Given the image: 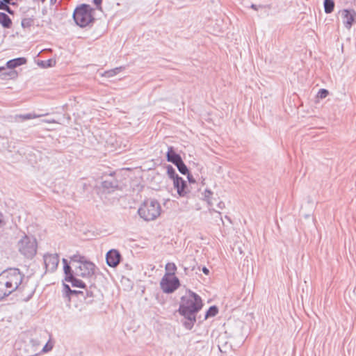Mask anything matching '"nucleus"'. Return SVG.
Returning <instances> with one entry per match:
<instances>
[{
    "label": "nucleus",
    "instance_id": "obj_26",
    "mask_svg": "<svg viewBox=\"0 0 356 356\" xmlns=\"http://www.w3.org/2000/svg\"><path fill=\"white\" fill-rule=\"evenodd\" d=\"M34 19L33 17L24 18L22 20L21 25L24 29H29L33 25Z\"/></svg>",
    "mask_w": 356,
    "mask_h": 356
},
{
    "label": "nucleus",
    "instance_id": "obj_33",
    "mask_svg": "<svg viewBox=\"0 0 356 356\" xmlns=\"http://www.w3.org/2000/svg\"><path fill=\"white\" fill-rule=\"evenodd\" d=\"M212 195V192L211 190L206 189L204 193V199L207 200L208 203L210 204L209 198Z\"/></svg>",
    "mask_w": 356,
    "mask_h": 356
},
{
    "label": "nucleus",
    "instance_id": "obj_27",
    "mask_svg": "<svg viewBox=\"0 0 356 356\" xmlns=\"http://www.w3.org/2000/svg\"><path fill=\"white\" fill-rule=\"evenodd\" d=\"M44 115H46V114L35 115V114H32V113H27V114L20 115L19 117L22 120H30V119H35V118H39L41 116H44Z\"/></svg>",
    "mask_w": 356,
    "mask_h": 356
},
{
    "label": "nucleus",
    "instance_id": "obj_1",
    "mask_svg": "<svg viewBox=\"0 0 356 356\" xmlns=\"http://www.w3.org/2000/svg\"><path fill=\"white\" fill-rule=\"evenodd\" d=\"M203 306L201 297L196 293L188 290L186 296L181 298L178 312L186 319L183 325L187 330H191L196 322V315Z\"/></svg>",
    "mask_w": 356,
    "mask_h": 356
},
{
    "label": "nucleus",
    "instance_id": "obj_17",
    "mask_svg": "<svg viewBox=\"0 0 356 356\" xmlns=\"http://www.w3.org/2000/svg\"><path fill=\"white\" fill-rule=\"evenodd\" d=\"M12 293L13 292L10 291L9 289L7 287V284L0 277V300L8 296Z\"/></svg>",
    "mask_w": 356,
    "mask_h": 356
},
{
    "label": "nucleus",
    "instance_id": "obj_11",
    "mask_svg": "<svg viewBox=\"0 0 356 356\" xmlns=\"http://www.w3.org/2000/svg\"><path fill=\"white\" fill-rule=\"evenodd\" d=\"M101 186L104 193H111L119 188V184L118 181L111 174L109 179L102 182Z\"/></svg>",
    "mask_w": 356,
    "mask_h": 356
},
{
    "label": "nucleus",
    "instance_id": "obj_42",
    "mask_svg": "<svg viewBox=\"0 0 356 356\" xmlns=\"http://www.w3.org/2000/svg\"><path fill=\"white\" fill-rule=\"evenodd\" d=\"M46 122H48V123H57V121L54 120V119H51V120H45Z\"/></svg>",
    "mask_w": 356,
    "mask_h": 356
},
{
    "label": "nucleus",
    "instance_id": "obj_37",
    "mask_svg": "<svg viewBox=\"0 0 356 356\" xmlns=\"http://www.w3.org/2000/svg\"><path fill=\"white\" fill-rule=\"evenodd\" d=\"M102 2V0H93V3L97 6V8L99 9V10L102 8V6H101Z\"/></svg>",
    "mask_w": 356,
    "mask_h": 356
},
{
    "label": "nucleus",
    "instance_id": "obj_32",
    "mask_svg": "<svg viewBox=\"0 0 356 356\" xmlns=\"http://www.w3.org/2000/svg\"><path fill=\"white\" fill-rule=\"evenodd\" d=\"M0 10H3L8 13L9 14H14V11L10 8L9 5H5L3 6H0Z\"/></svg>",
    "mask_w": 356,
    "mask_h": 356
},
{
    "label": "nucleus",
    "instance_id": "obj_3",
    "mask_svg": "<svg viewBox=\"0 0 356 356\" xmlns=\"http://www.w3.org/2000/svg\"><path fill=\"white\" fill-rule=\"evenodd\" d=\"M160 203L154 199H148L144 201L138 209V213L140 218L146 221L154 220L161 214Z\"/></svg>",
    "mask_w": 356,
    "mask_h": 356
},
{
    "label": "nucleus",
    "instance_id": "obj_25",
    "mask_svg": "<svg viewBox=\"0 0 356 356\" xmlns=\"http://www.w3.org/2000/svg\"><path fill=\"white\" fill-rule=\"evenodd\" d=\"M175 166L177 168L179 172L184 175H186V174H188V172H189L188 168L184 163L183 160H181L177 164H176Z\"/></svg>",
    "mask_w": 356,
    "mask_h": 356
},
{
    "label": "nucleus",
    "instance_id": "obj_9",
    "mask_svg": "<svg viewBox=\"0 0 356 356\" xmlns=\"http://www.w3.org/2000/svg\"><path fill=\"white\" fill-rule=\"evenodd\" d=\"M122 256L120 252L115 249L108 250L106 254V261L108 266L116 267L120 262Z\"/></svg>",
    "mask_w": 356,
    "mask_h": 356
},
{
    "label": "nucleus",
    "instance_id": "obj_23",
    "mask_svg": "<svg viewBox=\"0 0 356 356\" xmlns=\"http://www.w3.org/2000/svg\"><path fill=\"white\" fill-rule=\"evenodd\" d=\"M218 313V308L216 305L211 306L205 314L204 318L207 319L209 317H213Z\"/></svg>",
    "mask_w": 356,
    "mask_h": 356
},
{
    "label": "nucleus",
    "instance_id": "obj_13",
    "mask_svg": "<svg viewBox=\"0 0 356 356\" xmlns=\"http://www.w3.org/2000/svg\"><path fill=\"white\" fill-rule=\"evenodd\" d=\"M166 159L168 162H170L175 165L182 160V158L175 151L172 146H170L168 147V152L166 153Z\"/></svg>",
    "mask_w": 356,
    "mask_h": 356
},
{
    "label": "nucleus",
    "instance_id": "obj_45",
    "mask_svg": "<svg viewBox=\"0 0 356 356\" xmlns=\"http://www.w3.org/2000/svg\"><path fill=\"white\" fill-rule=\"evenodd\" d=\"M2 216V214L0 213V217ZM3 224V220L1 219V218H0V226Z\"/></svg>",
    "mask_w": 356,
    "mask_h": 356
},
{
    "label": "nucleus",
    "instance_id": "obj_22",
    "mask_svg": "<svg viewBox=\"0 0 356 356\" xmlns=\"http://www.w3.org/2000/svg\"><path fill=\"white\" fill-rule=\"evenodd\" d=\"M122 69H124L123 67H118L110 70H107L104 72V76L106 78L113 77L120 73Z\"/></svg>",
    "mask_w": 356,
    "mask_h": 356
},
{
    "label": "nucleus",
    "instance_id": "obj_15",
    "mask_svg": "<svg viewBox=\"0 0 356 356\" xmlns=\"http://www.w3.org/2000/svg\"><path fill=\"white\" fill-rule=\"evenodd\" d=\"M95 292H97V289L95 286H91L88 289H86V291L84 293V296L83 297L85 298L87 304L92 302V298L96 296Z\"/></svg>",
    "mask_w": 356,
    "mask_h": 356
},
{
    "label": "nucleus",
    "instance_id": "obj_48",
    "mask_svg": "<svg viewBox=\"0 0 356 356\" xmlns=\"http://www.w3.org/2000/svg\"><path fill=\"white\" fill-rule=\"evenodd\" d=\"M225 218H226L227 220H230V218H229L227 216H225Z\"/></svg>",
    "mask_w": 356,
    "mask_h": 356
},
{
    "label": "nucleus",
    "instance_id": "obj_4",
    "mask_svg": "<svg viewBox=\"0 0 356 356\" xmlns=\"http://www.w3.org/2000/svg\"><path fill=\"white\" fill-rule=\"evenodd\" d=\"M92 8L88 4L82 3L74 9L72 15L76 24L81 28H84L93 22L95 18L92 14Z\"/></svg>",
    "mask_w": 356,
    "mask_h": 356
},
{
    "label": "nucleus",
    "instance_id": "obj_14",
    "mask_svg": "<svg viewBox=\"0 0 356 356\" xmlns=\"http://www.w3.org/2000/svg\"><path fill=\"white\" fill-rule=\"evenodd\" d=\"M27 59L24 57H19L9 60L6 62V67L9 69H14L17 67L26 64Z\"/></svg>",
    "mask_w": 356,
    "mask_h": 356
},
{
    "label": "nucleus",
    "instance_id": "obj_8",
    "mask_svg": "<svg viewBox=\"0 0 356 356\" xmlns=\"http://www.w3.org/2000/svg\"><path fill=\"white\" fill-rule=\"evenodd\" d=\"M47 270L54 272L57 269L59 257L57 254H45L43 257Z\"/></svg>",
    "mask_w": 356,
    "mask_h": 356
},
{
    "label": "nucleus",
    "instance_id": "obj_16",
    "mask_svg": "<svg viewBox=\"0 0 356 356\" xmlns=\"http://www.w3.org/2000/svg\"><path fill=\"white\" fill-rule=\"evenodd\" d=\"M0 24L5 29H10L12 26V20L7 14L0 12Z\"/></svg>",
    "mask_w": 356,
    "mask_h": 356
},
{
    "label": "nucleus",
    "instance_id": "obj_20",
    "mask_svg": "<svg viewBox=\"0 0 356 356\" xmlns=\"http://www.w3.org/2000/svg\"><path fill=\"white\" fill-rule=\"evenodd\" d=\"M63 270L65 273V280L66 282L70 280V279L74 276V271L70 265H65L63 266Z\"/></svg>",
    "mask_w": 356,
    "mask_h": 356
},
{
    "label": "nucleus",
    "instance_id": "obj_28",
    "mask_svg": "<svg viewBox=\"0 0 356 356\" xmlns=\"http://www.w3.org/2000/svg\"><path fill=\"white\" fill-rule=\"evenodd\" d=\"M70 261L72 262H77L79 264L84 261L86 258L84 256L80 254H74L70 257Z\"/></svg>",
    "mask_w": 356,
    "mask_h": 356
},
{
    "label": "nucleus",
    "instance_id": "obj_35",
    "mask_svg": "<svg viewBox=\"0 0 356 356\" xmlns=\"http://www.w3.org/2000/svg\"><path fill=\"white\" fill-rule=\"evenodd\" d=\"M250 8H252L254 10H258L259 8H266V6L263 5H256L254 3H252L250 6Z\"/></svg>",
    "mask_w": 356,
    "mask_h": 356
},
{
    "label": "nucleus",
    "instance_id": "obj_7",
    "mask_svg": "<svg viewBox=\"0 0 356 356\" xmlns=\"http://www.w3.org/2000/svg\"><path fill=\"white\" fill-rule=\"evenodd\" d=\"M95 265L86 259L76 268V275L83 278H89L95 274Z\"/></svg>",
    "mask_w": 356,
    "mask_h": 356
},
{
    "label": "nucleus",
    "instance_id": "obj_34",
    "mask_svg": "<svg viewBox=\"0 0 356 356\" xmlns=\"http://www.w3.org/2000/svg\"><path fill=\"white\" fill-rule=\"evenodd\" d=\"M52 348H53V346H52V345H51V344H49V342H47V343L44 346V347L42 348V351H41V352H42V353H47V352L50 351V350L52 349Z\"/></svg>",
    "mask_w": 356,
    "mask_h": 356
},
{
    "label": "nucleus",
    "instance_id": "obj_12",
    "mask_svg": "<svg viewBox=\"0 0 356 356\" xmlns=\"http://www.w3.org/2000/svg\"><path fill=\"white\" fill-rule=\"evenodd\" d=\"M173 186L180 197H184L188 193L187 182L182 177H177L173 181Z\"/></svg>",
    "mask_w": 356,
    "mask_h": 356
},
{
    "label": "nucleus",
    "instance_id": "obj_46",
    "mask_svg": "<svg viewBox=\"0 0 356 356\" xmlns=\"http://www.w3.org/2000/svg\"><path fill=\"white\" fill-rule=\"evenodd\" d=\"M50 1L51 3H56V0H50Z\"/></svg>",
    "mask_w": 356,
    "mask_h": 356
},
{
    "label": "nucleus",
    "instance_id": "obj_29",
    "mask_svg": "<svg viewBox=\"0 0 356 356\" xmlns=\"http://www.w3.org/2000/svg\"><path fill=\"white\" fill-rule=\"evenodd\" d=\"M329 94V92L327 90L321 88L318 90L317 97L320 99H324Z\"/></svg>",
    "mask_w": 356,
    "mask_h": 356
},
{
    "label": "nucleus",
    "instance_id": "obj_30",
    "mask_svg": "<svg viewBox=\"0 0 356 356\" xmlns=\"http://www.w3.org/2000/svg\"><path fill=\"white\" fill-rule=\"evenodd\" d=\"M70 296H68V301L70 302V299H71V297L72 296H84V292L83 291H77V290H73V289H71V292L69 293Z\"/></svg>",
    "mask_w": 356,
    "mask_h": 356
},
{
    "label": "nucleus",
    "instance_id": "obj_5",
    "mask_svg": "<svg viewBox=\"0 0 356 356\" xmlns=\"http://www.w3.org/2000/svg\"><path fill=\"white\" fill-rule=\"evenodd\" d=\"M17 248L24 257L31 259L37 253V241L33 236L24 235L17 242Z\"/></svg>",
    "mask_w": 356,
    "mask_h": 356
},
{
    "label": "nucleus",
    "instance_id": "obj_19",
    "mask_svg": "<svg viewBox=\"0 0 356 356\" xmlns=\"http://www.w3.org/2000/svg\"><path fill=\"white\" fill-rule=\"evenodd\" d=\"M67 282L71 283L73 287H78L81 289H85L86 287V284L81 280L76 278L75 275L68 280Z\"/></svg>",
    "mask_w": 356,
    "mask_h": 356
},
{
    "label": "nucleus",
    "instance_id": "obj_39",
    "mask_svg": "<svg viewBox=\"0 0 356 356\" xmlns=\"http://www.w3.org/2000/svg\"><path fill=\"white\" fill-rule=\"evenodd\" d=\"M44 63V61H42ZM45 64H42L43 67H51L52 60L51 59L44 61Z\"/></svg>",
    "mask_w": 356,
    "mask_h": 356
},
{
    "label": "nucleus",
    "instance_id": "obj_43",
    "mask_svg": "<svg viewBox=\"0 0 356 356\" xmlns=\"http://www.w3.org/2000/svg\"><path fill=\"white\" fill-rule=\"evenodd\" d=\"M63 263V266H65V265H69L68 264V262H67V260L66 259H63L62 260Z\"/></svg>",
    "mask_w": 356,
    "mask_h": 356
},
{
    "label": "nucleus",
    "instance_id": "obj_24",
    "mask_svg": "<svg viewBox=\"0 0 356 356\" xmlns=\"http://www.w3.org/2000/svg\"><path fill=\"white\" fill-rule=\"evenodd\" d=\"M177 270V266L174 263H168L165 265V270L167 273L165 275H168V276H175V271Z\"/></svg>",
    "mask_w": 356,
    "mask_h": 356
},
{
    "label": "nucleus",
    "instance_id": "obj_6",
    "mask_svg": "<svg viewBox=\"0 0 356 356\" xmlns=\"http://www.w3.org/2000/svg\"><path fill=\"white\" fill-rule=\"evenodd\" d=\"M160 286L164 293H172L179 288L180 282L176 276L164 275L161 280Z\"/></svg>",
    "mask_w": 356,
    "mask_h": 356
},
{
    "label": "nucleus",
    "instance_id": "obj_36",
    "mask_svg": "<svg viewBox=\"0 0 356 356\" xmlns=\"http://www.w3.org/2000/svg\"><path fill=\"white\" fill-rule=\"evenodd\" d=\"M12 0H1L0 1V6H4V3L5 5H9V4H13V3L11 2Z\"/></svg>",
    "mask_w": 356,
    "mask_h": 356
},
{
    "label": "nucleus",
    "instance_id": "obj_21",
    "mask_svg": "<svg viewBox=\"0 0 356 356\" xmlns=\"http://www.w3.org/2000/svg\"><path fill=\"white\" fill-rule=\"evenodd\" d=\"M168 176L174 181L176 178H179L180 176L176 172L175 169L170 165L166 166Z\"/></svg>",
    "mask_w": 356,
    "mask_h": 356
},
{
    "label": "nucleus",
    "instance_id": "obj_47",
    "mask_svg": "<svg viewBox=\"0 0 356 356\" xmlns=\"http://www.w3.org/2000/svg\"><path fill=\"white\" fill-rule=\"evenodd\" d=\"M10 74H8V73H6V72H3L2 75L3 76H6V75H9Z\"/></svg>",
    "mask_w": 356,
    "mask_h": 356
},
{
    "label": "nucleus",
    "instance_id": "obj_18",
    "mask_svg": "<svg viewBox=\"0 0 356 356\" xmlns=\"http://www.w3.org/2000/svg\"><path fill=\"white\" fill-rule=\"evenodd\" d=\"M334 1L333 0H324L323 6L324 11L326 14H330L334 11Z\"/></svg>",
    "mask_w": 356,
    "mask_h": 356
},
{
    "label": "nucleus",
    "instance_id": "obj_44",
    "mask_svg": "<svg viewBox=\"0 0 356 356\" xmlns=\"http://www.w3.org/2000/svg\"><path fill=\"white\" fill-rule=\"evenodd\" d=\"M6 71V68L4 67H0V72Z\"/></svg>",
    "mask_w": 356,
    "mask_h": 356
},
{
    "label": "nucleus",
    "instance_id": "obj_10",
    "mask_svg": "<svg viewBox=\"0 0 356 356\" xmlns=\"http://www.w3.org/2000/svg\"><path fill=\"white\" fill-rule=\"evenodd\" d=\"M344 26L350 29L356 19V12L353 9H344L341 11Z\"/></svg>",
    "mask_w": 356,
    "mask_h": 356
},
{
    "label": "nucleus",
    "instance_id": "obj_2",
    "mask_svg": "<svg viewBox=\"0 0 356 356\" xmlns=\"http://www.w3.org/2000/svg\"><path fill=\"white\" fill-rule=\"evenodd\" d=\"M0 277L7 284L10 291L14 292L17 290H22L24 288L22 281L24 275L16 268H10L3 270Z\"/></svg>",
    "mask_w": 356,
    "mask_h": 356
},
{
    "label": "nucleus",
    "instance_id": "obj_41",
    "mask_svg": "<svg viewBox=\"0 0 356 356\" xmlns=\"http://www.w3.org/2000/svg\"><path fill=\"white\" fill-rule=\"evenodd\" d=\"M202 270L203 273L205 275H209V270L205 266H204L202 268Z\"/></svg>",
    "mask_w": 356,
    "mask_h": 356
},
{
    "label": "nucleus",
    "instance_id": "obj_38",
    "mask_svg": "<svg viewBox=\"0 0 356 356\" xmlns=\"http://www.w3.org/2000/svg\"><path fill=\"white\" fill-rule=\"evenodd\" d=\"M186 175H187V179L190 183L195 182V179H194L193 175H191L189 172H188V174H186Z\"/></svg>",
    "mask_w": 356,
    "mask_h": 356
},
{
    "label": "nucleus",
    "instance_id": "obj_40",
    "mask_svg": "<svg viewBox=\"0 0 356 356\" xmlns=\"http://www.w3.org/2000/svg\"><path fill=\"white\" fill-rule=\"evenodd\" d=\"M218 208L220 209H223L225 208V203L222 201H220L218 205H217Z\"/></svg>",
    "mask_w": 356,
    "mask_h": 356
},
{
    "label": "nucleus",
    "instance_id": "obj_31",
    "mask_svg": "<svg viewBox=\"0 0 356 356\" xmlns=\"http://www.w3.org/2000/svg\"><path fill=\"white\" fill-rule=\"evenodd\" d=\"M63 296L65 298H68V296H70V293L71 292V288L70 287V286L67 284H65L63 283Z\"/></svg>",
    "mask_w": 356,
    "mask_h": 356
}]
</instances>
